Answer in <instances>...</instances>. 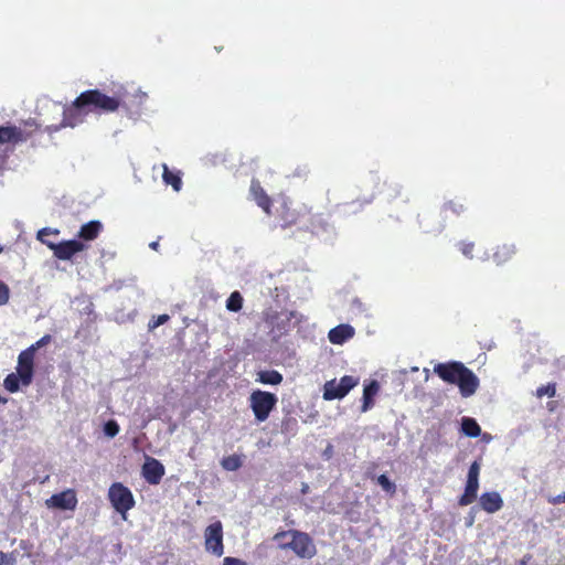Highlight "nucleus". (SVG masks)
<instances>
[{
  "label": "nucleus",
  "mask_w": 565,
  "mask_h": 565,
  "mask_svg": "<svg viewBox=\"0 0 565 565\" xmlns=\"http://www.w3.org/2000/svg\"><path fill=\"white\" fill-rule=\"evenodd\" d=\"M347 395L337 380L326 382L323 386V398L326 401L341 399Z\"/></svg>",
  "instance_id": "obj_22"
},
{
  "label": "nucleus",
  "mask_w": 565,
  "mask_h": 565,
  "mask_svg": "<svg viewBox=\"0 0 565 565\" xmlns=\"http://www.w3.org/2000/svg\"><path fill=\"white\" fill-rule=\"evenodd\" d=\"M118 107L119 100L117 98L107 96L96 89L86 90L64 110V118L61 126L74 128L83 122L84 117L95 108L115 111Z\"/></svg>",
  "instance_id": "obj_1"
},
{
  "label": "nucleus",
  "mask_w": 565,
  "mask_h": 565,
  "mask_svg": "<svg viewBox=\"0 0 565 565\" xmlns=\"http://www.w3.org/2000/svg\"><path fill=\"white\" fill-rule=\"evenodd\" d=\"M17 374L20 376L21 384L29 386L32 383L34 374V355L23 350L18 356Z\"/></svg>",
  "instance_id": "obj_8"
},
{
  "label": "nucleus",
  "mask_w": 565,
  "mask_h": 565,
  "mask_svg": "<svg viewBox=\"0 0 565 565\" xmlns=\"http://www.w3.org/2000/svg\"><path fill=\"white\" fill-rule=\"evenodd\" d=\"M476 498H477L476 494H468V492L465 491V493L459 499V504L460 505H468V504L472 503Z\"/></svg>",
  "instance_id": "obj_40"
},
{
  "label": "nucleus",
  "mask_w": 565,
  "mask_h": 565,
  "mask_svg": "<svg viewBox=\"0 0 565 565\" xmlns=\"http://www.w3.org/2000/svg\"><path fill=\"white\" fill-rule=\"evenodd\" d=\"M51 342V335L45 334L40 340H38L35 343L30 345L28 349H25L28 352H31L35 356V352L41 349L42 347L49 344Z\"/></svg>",
  "instance_id": "obj_35"
},
{
  "label": "nucleus",
  "mask_w": 565,
  "mask_h": 565,
  "mask_svg": "<svg viewBox=\"0 0 565 565\" xmlns=\"http://www.w3.org/2000/svg\"><path fill=\"white\" fill-rule=\"evenodd\" d=\"M46 246L53 252L54 256L61 260H70L75 254L87 247L78 239L63 241L61 243L47 242Z\"/></svg>",
  "instance_id": "obj_7"
},
{
  "label": "nucleus",
  "mask_w": 565,
  "mask_h": 565,
  "mask_svg": "<svg viewBox=\"0 0 565 565\" xmlns=\"http://www.w3.org/2000/svg\"><path fill=\"white\" fill-rule=\"evenodd\" d=\"M279 548L291 550L300 558H312L316 553V545L312 539L305 532L288 530L274 535Z\"/></svg>",
  "instance_id": "obj_2"
},
{
  "label": "nucleus",
  "mask_w": 565,
  "mask_h": 565,
  "mask_svg": "<svg viewBox=\"0 0 565 565\" xmlns=\"http://www.w3.org/2000/svg\"><path fill=\"white\" fill-rule=\"evenodd\" d=\"M58 233H60V232H58V230H52V228H50V227H44V228H42V230H40V231L38 232L36 237H38V239H39V241H41L43 244H45V245H46V243H47L49 241H47V239H45V238H44V236H47V235H50V234H55V235H57Z\"/></svg>",
  "instance_id": "obj_38"
},
{
  "label": "nucleus",
  "mask_w": 565,
  "mask_h": 565,
  "mask_svg": "<svg viewBox=\"0 0 565 565\" xmlns=\"http://www.w3.org/2000/svg\"><path fill=\"white\" fill-rule=\"evenodd\" d=\"M308 491H309V486H308V483H305V482H303V483L301 484V492H302V493H307Z\"/></svg>",
  "instance_id": "obj_45"
},
{
  "label": "nucleus",
  "mask_w": 565,
  "mask_h": 565,
  "mask_svg": "<svg viewBox=\"0 0 565 565\" xmlns=\"http://www.w3.org/2000/svg\"><path fill=\"white\" fill-rule=\"evenodd\" d=\"M555 394H556L555 384L543 385L536 390V396L539 398H542L543 396L554 397Z\"/></svg>",
  "instance_id": "obj_34"
},
{
  "label": "nucleus",
  "mask_w": 565,
  "mask_h": 565,
  "mask_svg": "<svg viewBox=\"0 0 565 565\" xmlns=\"http://www.w3.org/2000/svg\"><path fill=\"white\" fill-rule=\"evenodd\" d=\"M456 385H458L461 396L467 398L477 392L479 379L471 370L465 367Z\"/></svg>",
  "instance_id": "obj_11"
},
{
  "label": "nucleus",
  "mask_w": 565,
  "mask_h": 565,
  "mask_svg": "<svg viewBox=\"0 0 565 565\" xmlns=\"http://www.w3.org/2000/svg\"><path fill=\"white\" fill-rule=\"evenodd\" d=\"M380 385L377 381L373 380L363 390V405L362 412H367L373 405V397L377 394Z\"/></svg>",
  "instance_id": "obj_23"
},
{
  "label": "nucleus",
  "mask_w": 565,
  "mask_h": 565,
  "mask_svg": "<svg viewBox=\"0 0 565 565\" xmlns=\"http://www.w3.org/2000/svg\"><path fill=\"white\" fill-rule=\"evenodd\" d=\"M354 335V328L350 324H339L332 328L328 333V339L332 344H343Z\"/></svg>",
  "instance_id": "obj_14"
},
{
  "label": "nucleus",
  "mask_w": 565,
  "mask_h": 565,
  "mask_svg": "<svg viewBox=\"0 0 565 565\" xmlns=\"http://www.w3.org/2000/svg\"><path fill=\"white\" fill-rule=\"evenodd\" d=\"M20 376L17 373H10L6 376L3 385L10 393H15L20 388Z\"/></svg>",
  "instance_id": "obj_28"
},
{
  "label": "nucleus",
  "mask_w": 565,
  "mask_h": 565,
  "mask_svg": "<svg viewBox=\"0 0 565 565\" xmlns=\"http://www.w3.org/2000/svg\"><path fill=\"white\" fill-rule=\"evenodd\" d=\"M302 320V315L297 311L267 310L264 313V321L269 329L268 333L277 341L287 334L297 323Z\"/></svg>",
  "instance_id": "obj_3"
},
{
  "label": "nucleus",
  "mask_w": 565,
  "mask_h": 565,
  "mask_svg": "<svg viewBox=\"0 0 565 565\" xmlns=\"http://www.w3.org/2000/svg\"><path fill=\"white\" fill-rule=\"evenodd\" d=\"M277 402L278 398L275 394L262 390L252 392L249 396V406L256 420L259 423L265 422L269 417Z\"/></svg>",
  "instance_id": "obj_4"
},
{
  "label": "nucleus",
  "mask_w": 565,
  "mask_h": 565,
  "mask_svg": "<svg viewBox=\"0 0 565 565\" xmlns=\"http://www.w3.org/2000/svg\"><path fill=\"white\" fill-rule=\"evenodd\" d=\"M162 179L167 185H171L174 191L179 192L182 186V181L178 172L171 171L166 163L162 164Z\"/></svg>",
  "instance_id": "obj_24"
},
{
  "label": "nucleus",
  "mask_w": 565,
  "mask_h": 565,
  "mask_svg": "<svg viewBox=\"0 0 565 565\" xmlns=\"http://www.w3.org/2000/svg\"><path fill=\"white\" fill-rule=\"evenodd\" d=\"M103 430L107 437L114 438L119 433L120 428L116 420L110 419L104 424Z\"/></svg>",
  "instance_id": "obj_32"
},
{
  "label": "nucleus",
  "mask_w": 565,
  "mask_h": 565,
  "mask_svg": "<svg viewBox=\"0 0 565 565\" xmlns=\"http://www.w3.org/2000/svg\"><path fill=\"white\" fill-rule=\"evenodd\" d=\"M45 503L49 508L73 511L77 505V498L74 490L67 489L60 493L53 494L50 499L46 500Z\"/></svg>",
  "instance_id": "obj_10"
},
{
  "label": "nucleus",
  "mask_w": 565,
  "mask_h": 565,
  "mask_svg": "<svg viewBox=\"0 0 565 565\" xmlns=\"http://www.w3.org/2000/svg\"><path fill=\"white\" fill-rule=\"evenodd\" d=\"M443 209L451 211L455 215H460L467 210L466 204L460 200H450L444 204Z\"/></svg>",
  "instance_id": "obj_29"
},
{
  "label": "nucleus",
  "mask_w": 565,
  "mask_h": 565,
  "mask_svg": "<svg viewBox=\"0 0 565 565\" xmlns=\"http://www.w3.org/2000/svg\"><path fill=\"white\" fill-rule=\"evenodd\" d=\"M516 253L514 243H503L498 245L493 253V260L497 265H502L509 262Z\"/></svg>",
  "instance_id": "obj_18"
},
{
  "label": "nucleus",
  "mask_w": 565,
  "mask_h": 565,
  "mask_svg": "<svg viewBox=\"0 0 565 565\" xmlns=\"http://www.w3.org/2000/svg\"><path fill=\"white\" fill-rule=\"evenodd\" d=\"M25 139L26 137L21 128L15 126H0V145L8 142L18 143Z\"/></svg>",
  "instance_id": "obj_16"
},
{
  "label": "nucleus",
  "mask_w": 565,
  "mask_h": 565,
  "mask_svg": "<svg viewBox=\"0 0 565 565\" xmlns=\"http://www.w3.org/2000/svg\"><path fill=\"white\" fill-rule=\"evenodd\" d=\"M108 499L113 508L127 519V512L134 508L135 499L131 491L120 482L113 483L108 490Z\"/></svg>",
  "instance_id": "obj_5"
},
{
  "label": "nucleus",
  "mask_w": 565,
  "mask_h": 565,
  "mask_svg": "<svg viewBox=\"0 0 565 565\" xmlns=\"http://www.w3.org/2000/svg\"><path fill=\"white\" fill-rule=\"evenodd\" d=\"M17 562L13 554H7L0 551V565H14Z\"/></svg>",
  "instance_id": "obj_39"
},
{
  "label": "nucleus",
  "mask_w": 565,
  "mask_h": 565,
  "mask_svg": "<svg viewBox=\"0 0 565 565\" xmlns=\"http://www.w3.org/2000/svg\"><path fill=\"white\" fill-rule=\"evenodd\" d=\"M10 298L9 287L0 280V306L6 305Z\"/></svg>",
  "instance_id": "obj_36"
},
{
  "label": "nucleus",
  "mask_w": 565,
  "mask_h": 565,
  "mask_svg": "<svg viewBox=\"0 0 565 565\" xmlns=\"http://www.w3.org/2000/svg\"><path fill=\"white\" fill-rule=\"evenodd\" d=\"M521 565H526V562H525V561H522V562H521Z\"/></svg>",
  "instance_id": "obj_48"
},
{
  "label": "nucleus",
  "mask_w": 565,
  "mask_h": 565,
  "mask_svg": "<svg viewBox=\"0 0 565 565\" xmlns=\"http://www.w3.org/2000/svg\"><path fill=\"white\" fill-rule=\"evenodd\" d=\"M158 246H159V243H158V242H151V243L149 244V247H150L151 249H154V250L158 248Z\"/></svg>",
  "instance_id": "obj_46"
},
{
  "label": "nucleus",
  "mask_w": 565,
  "mask_h": 565,
  "mask_svg": "<svg viewBox=\"0 0 565 565\" xmlns=\"http://www.w3.org/2000/svg\"><path fill=\"white\" fill-rule=\"evenodd\" d=\"M223 565H247L244 561L227 556L223 559Z\"/></svg>",
  "instance_id": "obj_41"
},
{
  "label": "nucleus",
  "mask_w": 565,
  "mask_h": 565,
  "mask_svg": "<svg viewBox=\"0 0 565 565\" xmlns=\"http://www.w3.org/2000/svg\"><path fill=\"white\" fill-rule=\"evenodd\" d=\"M422 227L426 231V232H436V233H439L441 232V230L444 228V225L443 224H439L436 228L434 230H430L428 228L427 226L425 225H422Z\"/></svg>",
  "instance_id": "obj_44"
},
{
  "label": "nucleus",
  "mask_w": 565,
  "mask_h": 565,
  "mask_svg": "<svg viewBox=\"0 0 565 565\" xmlns=\"http://www.w3.org/2000/svg\"><path fill=\"white\" fill-rule=\"evenodd\" d=\"M164 475L163 465L156 458L147 457L142 466V476L149 484H158Z\"/></svg>",
  "instance_id": "obj_12"
},
{
  "label": "nucleus",
  "mask_w": 565,
  "mask_h": 565,
  "mask_svg": "<svg viewBox=\"0 0 565 565\" xmlns=\"http://www.w3.org/2000/svg\"><path fill=\"white\" fill-rule=\"evenodd\" d=\"M377 483L381 486V488L388 492L394 493L395 492V484L390 480V478L386 475H381L377 477Z\"/></svg>",
  "instance_id": "obj_33"
},
{
  "label": "nucleus",
  "mask_w": 565,
  "mask_h": 565,
  "mask_svg": "<svg viewBox=\"0 0 565 565\" xmlns=\"http://www.w3.org/2000/svg\"><path fill=\"white\" fill-rule=\"evenodd\" d=\"M204 545L209 553L215 556H222L224 553L223 545V526L220 521L210 524L204 531Z\"/></svg>",
  "instance_id": "obj_6"
},
{
  "label": "nucleus",
  "mask_w": 565,
  "mask_h": 565,
  "mask_svg": "<svg viewBox=\"0 0 565 565\" xmlns=\"http://www.w3.org/2000/svg\"><path fill=\"white\" fill-rule=\"evenodd\" d=\"M461 431L468 437L476 438V437L480 436L481 428L475 418L462 417Z\"/></svg>",
  "instance_id": "obj_26"
},
{
  "label": "nucleus",
  "mask_w": 565,
  "mask_h": 565,
  "mask_svg": "<svg viewBox=\"0 0 565 565\" xmlns=\"http://www.w3.org/2000/svg\"><path fill=\"white\" fill-rule=\"evenodd\" d=\"M243 297L238 291H233L226 300V309L237 312L242 309Z\"/></svg>",
  "instance_id": "obj_27"
},
{
  "label": "nucleus",
  "mask_w": 565,
  "mask_h": 565,
  "mask_svg": "<svg viewBox=\"0 0 565 565\" xmlns=\"http://www.w3.org/2000/svg\"><path fill=\"white\" fill-rule=\"evenodd\" d=\"M473 521H475L473 518L468 519L467 525L471 526L473 524Z\"/></svg>",
  "instance_id": "obj_47"
},
{
  "label": "nucleus",
  "mask_w": 565,
  "mask_h": 565,
  "mask_svg": "<svg viewBox=\"0 0 565 565\" xmlns=\"http://www.w3.org/2000/svg\"><path fill=\"white\" fill-rule=\"evenodd\" d=\"M221 465L227 471H236L241 468L242 461L238 456L232 455L223 458Z\"/></svg>",
  "instance_id": "obj_30"
},
{
  "label": "nucleus",
  "mask_w": 565,
  "mask_h": 565,
  "mask_svg": "<svg viewBox=\"0 0 565 565\" xmlns=\"http://www.w3.org/2000/svg\"><path fill=\"white\" fill-rule=\"evenodd\" d=\"M2 252V247L0 246V253Z\"/></svg>",
  "instance_id": "obj_49"
},
{
  "label": "nucleus",
  "mask_w": 565,
  "mask_h": 565,
  "mask_svg": "<svg viewBox=\"0 0 565 565\" xmlns=\"http://www.w3.org/2000/svg\"><path fill=\"white\" fill-rule=\"evenodd\" d=\"M332 455H333V447H332V445H328L323 451V457L326 459H330L332 457Z\"/></svg>",
  "instance_id": "obj_43"
},
{
  "label": "nucleus",
  "mask_w": 565,
  "mask_h": 565,
  "mask_svg": "<svg viewBox=\"0 0 565 565\" xmlns=\"http://www.w3.org/2000/svg\"><path fill=\"white\" fill-rule=\"evenodd\" d=\"M168 320H169L168 315H160L157 318H153L151 321H149V324H148L149 330H153V329L158 328L159 326L166 323Z\"/></svg>",
  "instance_id": "obj_37"
},
{
  "label": "nucleus",
  "mask_w": 565,
  "mask_h": 565,
  "mask_svg": "<svg viewBox=\"0 0 565 565\" xmlns=\"http://www.w3.org/2000/svg\"><path fill=\"white\" fill-rule=\"evenodd\" d=\"M119 100V106H136L137 108H141L148 99V94L143 92L141 88H137L132 94H124L116 97Z\"/></svg>",
  "instance_id": "obj_17"
},
{
  "label": "nucleus",
  "mask_w": 565,
  "mask_h": 565,
  "mask_svg": "<svg viewBox=\"0 0 565 565\" xmlns=\"http://www.w3.org/2000/svg\"><path fill=\"white\" fill-rule=\"evenodd\" d=\"M458 248L462 253V255L468 259H478L481 262L489 259V255L486 249L478 248L477 253L476 254L473 253L476 249V246H475V243H472V242H465V241L460 242L458 244Z\"/></svg>",
  "instance_id": "obj_19"
},
{
  "label": "nucleus",
  "mask_w": 565,
  "mask_h": 565,
  "mask_svg": "<svg viewBox=\"0 0 565 565\" xmlns=\"http://www.w3.org/2000/svg\"><path fill=\"white\" fill-rule=\"evenodd\" d=\"M341 388L344 391V393H349L353 387H355L359 383V379L351 376V375H344L340 379L338 382Z\"/></svg>",
  "instance_id": "obj_31"
},
{
  "label": "nucleus",
  "mask_w": 565,
  "mask_h": 565,
  "mask_svg": "<svg viewBox=\"0 0 565 565\" xmlns=\"http://www.w3.org/2000/svg\"><path fill=\"white\" fill-rule=\"evenodd\" d=\"M479 472H480V465L477 461H473L468 470V477H467V483L465 491L468 492V494H476L478 492L479 488Z\"/></svg>",
  "instance_id": "obj_20"
},
{
  "label": "nucleus",
  "mask_w": 565,
  "mask_h": 565,
  "mask_svg": "<svg viewBox=\"0 0 565 565\" xmlns=\"http://www.w3.org/2000/svg\"><path fill=\"white\" fill-rule=\"evenodd\" d=\"M465 365L461 362L438 363L434 366V372L445 382L456 384L460 377Z\"/></svg>",
  "instance_id": "obj_9"
},
{
  "label": "nucleus",
  "mask_w": 565,
  "mask_h": 565,
  "mask_svg": "<svg viewBox=\"0 0 565 565\" xmlns=\"http://www.w3.org/2000/svg\"><path fill=\"white\" fill-rule=\"evenodd\" d=\"M249 193L252 199L257 203V205L266 213L270 214V199L260 186L259 181L252 180Z\"/></svg>",
  "instance_id": "obj_13"
},
{
  "label": "nucleus",
  "mask_w": 565,
  "mask_h": 565,
  "mask_svg": "<svg viewBox=\"0 0 565 565\" xmlns=\"http://www.w3.org/2000/svg\"><path fill=\"white\" fill-rule=\"evenodd\" d=\"M257 381L263 384L278 385L282 382V375L275 370L259 371L257 373Z\"/></svg>",
  "instance_id": "obj_25"
},
{
  "label": "nucleus",
  "mask_w": 565,
  "mask_h": 565,
  "mask_svg": "<svg viewBox=\"0 0 565 565\" xmlns=\"http://www.w3.org/2000/svg\"><path fill=\"white\" fill-rule=\"evenodd\" d=\"M480 505L488 513H495L503 507L501 495L495 492H484L480 497Z\"/></svg>",
  "instance_id": "obj_15"
},
{
  "label": "nucleus",
  "mask_w": 565,
  "mask_h": 565,
  "mask_svg": "<svg viewBox=\"0 0 565 565\" xmlns=\"http://www.w3.org/2000/svg\"><path fill=\"white\" fill-rule=\"evenodd\" d=\"M552 504L565 503V491L556 497L548 500Z\"/></svg>",
  "instance_id": "obj_42"
},
{
  "label": "nucleus",
  "mask_w": 565,
  "mask_h": 565,
  "mask_svg": "<svg viewBox=\"0 0 565 565\" xmlns=\"http://www.w3.org/2000/svg\"><path fill=\"white\" fill-rule=\"evenodd\" d=\"M102 228L103 225L99 221H89L81 226L78 237L85 241H93L99 235Z\"/></svg>",
  "instance_id": "obj_21"
}]
</instances>
